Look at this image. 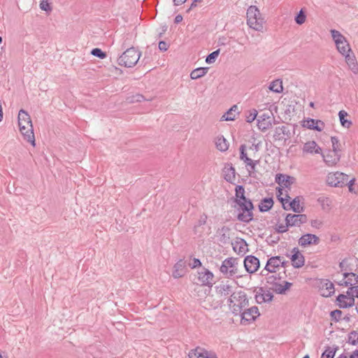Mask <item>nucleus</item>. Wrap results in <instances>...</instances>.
I'll use <instances>...</instances> for the list:
<instances>
[{"mask_svg": "<svg viewBox=\"0 0 358 358\" xmlns=\"http://www.w3.org/2000/svg\"><path fill=\"white\" fill-rule=\"evenodd\" d=\"M18 124L24 140L34 146L35 138L32 122L30 115L23 109L20 110L18 113Z\"/></svg>", "mask_w": 358, "mask_h": 358, "instance_id": "nucleus-1", "label": "nucleus"}, {"mask_svg": "<svg viewBox=\"0 0 358 358\" xmlns=\"http://www.w3.org/2000/svg\"><path fill=\"white\" fill-rule=\"evenodd\" d=\"M234 208L237 210L236 218L238 221L249 223L253 220V210L255 208L252 201L250 199L241 201L239 199L234 200Z\"/></svg>", "mask_w": 358, "mask_h": 358, "instance_id": "nucleus-2", "label": "nucleus"}, {"mask_svg": "<svg viewBox=\"0 0 358 358\" xmlns=\"http://www.w3.org/2000/svg\"><path fill=\"white\" fill-rule=\"evenodd\" d=\"M227 304L231 313L238 315L242 310L249 306V299L243 291H238L227 300Z\"/></svg>", "mask_w": 358, "mask_h": 358, "instance_id": "nucleus-3", "label": "nucleus"}, {"mask_svg": "<svg viewBox=\"0 0 358 358\" xmlns=\"http://www.w3.org/2000/svg\"><path fill=\"white\" fill-rule=\"evenodd\" d=\"M141 57V52L134 47L127 48L118 58L117 62L120 66L131 68L136 64Z\"/></svg>", "mask_w": 358, "mask_h": 358, "instance_id": "nucleus-4", "label": "nucleus"}, {"mask_svg": "<svg viewBox=\"0 0 358 358\" xmlns=\"http://www.w3.org/2000/svg\"><path fill=\"white\" fill-rule=\"evenodd\" d=\"M348 176L341 172L329 173L327 176V183L331 187H343L346 185Z\"/></svg>", "mask_w": 358, "mask_h": 358, "instance_id": "nucleus-5", "label": "nucleus"}, {"mask_svg": "<svg viewBox=\"0 0 358 358\" xmlns=\"http://www.w3.org/2000/svg\"><path fill=\"white\" fill-rule=\"evenodd\" d=\"M237 259L227 258L222 262L220 271L226 278L233 277L237 274Z\"/></svg>", "mask_w": 358, "mask_h": 358, "instance_id": "nucleus-6", "label": "nucleus"}, {"mask_svg": "<svg viewBox=\"0 0 358 358\" xmlns=\"http://www.w3.org/2000/svg\"><path fill=\"white\" fill-rule=\"evenodd\" d=\"M261 15L259 9L255 6H250L247 10V24L248 25L258 31H263V27L261 23L255 20V16Z\"/></svg>", "mask_w": 358, "mask_h": 358, "instance_id": "nucleus-7", "label": "nucleus"}, {"mask_svg": "<svg viewBox=\"0 0 358 358\" xmlns=\"http://www.w3.org/2000/svg\"><path fill=\"white\" fill-rule=\"evenodd\" d=\"M238 315L241 317V323L245 325L254 322L260 313L257 306H252L244 308Z\"/></svg>", "mask_w": 358, "mask_h": 358, "instance_id": "nucleus-8", "label": "nucleus"}, {"mask_svg": "<svg viewBox=\"0 0 358 358\" xmlns=\"http://www.w3.org/2000/svg\"><path fill=\"white\" fill-rule=\"evenodd\" d=\"M285 223L289 227H299L301 224L306 223L308 221V217L305 214H291L289 213L285 217Z\"/></svg>", "mask_w": 358, "mask_h": 358, "instance_id": "nucleus-9", "label": "nucleus"}, {"mask_svg": "<svg viewBox=\"0 0 358 358\" xmlns=\"http://www.w3.org/2000/svg\"><path fill=\"white\" fill-rule=\"evenodd\" d=\"M254 292L255 299L257 303H268L272 301L273 294L270 291H266L264 287H255Z\"/></svg>", "mask_w": 358, "mask_h": 358, "instance_id": "nucleus-10", "label": "nucleus"}, {"mask_svg": "<svg viewBox=\"0 0 358 358\" xmlns=\"http://www.w3.org/2000/svg\"><path fill=\"white\" fill-rule=\"evenodd\" d=\"M336 302L340 308H348L355 304V299L348 292L340 294L336 296Z\"/></svg>", "mask_w": 358, "mask_h": 358, "instance_id": "nucleus-11", "label": "nucleus"}, {"mask_svg": "<svg viewBox=\"0 0 358 358\" xmlns=\"http://www.w3.org/2000/svg\"><path fill=\"white\" fill-rule=\"evenodd\" d=\"M188 357L189 358H218L215 352L208 351L201 347L191 350L188 353Z\"/></svg>", "mask_w": 358, "mask_h": 358, "instance_id": "nucleus-12", "label": "nucleus"}, {"mask_svg": "<svg viewBox=\"0 0 358 358\" xmlns=\"http://www.w3.org/2000/svg\"><path fill=\"white\" fill-rule=\"evenodd\" d=\"M198 280L203 286L211 287L214 283V275L208 269L203 268V271L198 272Z\"/></svg>", "mask_w": 358, "mask_h": 358, "instance_id": "nucleus-13", "label": "nucleus"}, {"mask_svg": "<svg viewBox=\"0 0 358 358\" xmlns=\"http://www.w3.org/2000/svg\"><path fill=\"white\" fill-rule=\"evenodd\" d=\"M290 257L292 265L296 268H301L305 263L304 256L301 254L298 248H294L292 250V255H287Z\"/></svg>", "mask_w": 358, "mask_h": 358, "instance_id": "nucleus-14", "label": "nucleus"}, {"mask_svg": "<svg viewBox=\"0 0 358 358\" xmlns=\"http://www.w3.org/2000/svg\"><path fill=\"white\" fill-rule=\"evenodd\" d=\"M259 260L253 255L247 256L244 259V266L249 273H255L259 268Z\"/></svg>", "mask_w": 358, "mask_h": 358, "instance_id": "nucleus-15", "label": "nucleus"}, {"mask_svg": "<svg viewBox=\"0 0 358 358\" xmlns=\"http://www.w3.org/2000/svg\"><path fill=\"white\" fill-rule=\"evenodd\" d=\"M275 181L282 188H290L291 185L295 183L296 178L287 174L278 173L275 175Z\"/></svg>", "mask_w": 358, "mask_h": 358, "instance_id": "nucleus-16", "label": "nucleus"}, {"mask_svg": "<svg viewBox=\"0 0 358 358\" xmlns=\"http://www.w3.org/2000/svg\"><path fill=\"white\" fill-rule=\"evenodd\" d=\"M319 243V237L312 234H306L299 239V245L303 248L311 245H317Z\"/></svg>", "mask_w": 358, "mask_h": 358, "instance_id": "nucleus-17", "label": "nucleus"}, {"mask_svg": "<svg viewBox=\"0 0 358 358\" xmlns=\"http://www.w3.org/2000/svg\"><path fill=\"white\" fill-rule=\"evenodd\" d=\"M271 112L264 113L260 115L257 118V127L262 131H265L272 126L270 120Z\"/></svg>", "mask_w": 358, "mask_h": 358, "instance_id": "nucleus-18", "label": "nucleus"}, {"mask_svg": "<svg viewBox=\"0 0 358 358\" xmlns=\"http://www.w3.org/2000/svg\"><path fill=\"white\" fill-rule=\"evenodd\" d=\"M281 256H274L270 257L266 262L264 270L268 273H276L277 270L280 267Z\"/></svg>", "mask_w": 358, "mask_h": 358, "instance_id": "nucleus-19", "label": "nucleus"}, {"mask_svg": "<svg viewBox=\"0 0 358 358\" xmlns=\"http://www.w3.org/2000/svg\"><path fill=\"white\" fill-rule=\"evenodd\" d=\"M302 126L309 129L322 131L324 127V123L320 120L308 118L307 120H304Z\"/></svg>", "mask_w": 358, "mask_h": 358, "instance_id": "nucleus-20", "label": "nucleus"}, {"mask_svg": "<svg viewBox=\"0 0 358 358\" xmlns=\"http://www.w3.org/2000/svg\"><path fill=\"white\" fill-rule=\"evenodd\" d=\"M216 292L222 296H234L236 292L234 291V287L228 283L222 282L215 287Z\"/></svg>", "mask_w": 358, "mask_h": 358, "instance_id": "nucleus-21", "label": "nucleus"}, {"mask_svg": "<svg viewBox=\"0 0 358 358\" xmlns=\"http://www.w3.org/2000/svg\"><path fill=\"white\" fill-rule=\"evenodd\" d=\"M224 178L226 181L232 183L236 179V170L232 164L227 163L223 169Z\"/></svg>", "mask_w": 358, "mask_h": 358, "instance_id": "nucleus-22", "label": "nucleus"}, {"mask_svg": "<svg viewBox=\"0 0 358 358\" xmlns=\"http://www.w3.org/2000/svg\"><path fill=\"white\" fill-rule=\"evenodd\" d=\"M232 245L234 250L242 256L248 250V245L243 238H238L234 243H232Z\"/></svg>", "mask_w": 358, "mask_h": 358, "instance_id": "nucleus-23", "label": "nucleus"}, {"mask_svg": "<svg viewBox=\"0 0 358 358\" xmlns=\"http://www.w3.org/2000/svg\"><path fill=\"white\" fill-rule=\"evenodd\" d=\"M345 287L355 286L358 284V275L352 272H345L343 274Z\"/></svg>", "mask_w": 358, "mask_h": 358, "instance_id": "nucleus-24", "label": "nucleus"}, {"mask_svg": "<svg viewBox=\"0 0 358 358\" xmlns=\"http://www.w3.org/2000/svg\"><path fill=\"white\" fill-rule=\"evenodd\" d=\"M345 59V62L348 65L349 68L351 69V71L354 73H357L358 72V64L356 59V57L354 55V53L348 52L346 55H343Z\"/></svg>", "mask_w": 358, "mask_h": 358, "instance_id": "nucleus-25", "label": "nucleus"}, {"mask_svg": "<svg viewBox=\"0 0 358 358\" xmlns=\"http://www.w3.org/2000/svg\"><path fill=\"white\" fill-rule=\"evenodd\" d=\"M185 273V262L180 259L173 266V276L178 278L184 275Z\"/></svg>", "mask_w": 358, "mask_h": 358, "instance_id": "nucleus-26", "label": "nucleus"}, {"mask_svg": "<svg viewBox=\"0 0 358 358\" xmlns=\"http://www.w3.org/2000/svg\"><path fill=\"white\" fill-rule=\"evenodd\" d=\"M303 151L307 153L320 154L322 152L321 148L316 143L315 141H308L306 143L303 148Z\"/></svg>", "mask_w": 358, "mask_h": 358, "instance_id": "nucleus-27", "label": "nucleus"}, {"mask_svg": "<svg viewBox=\"0 0 358 358\" xmlns=\"http://www.w3.org/2000/svg\"><path fill=\"white\" fill-rule=\"evenodd\" d=\"M273 203L272 197L264 198L259 204V210L262 213L267 212L272 208Z\"/></svg>", "mask_w": 358, "mask_h": 358, "instance_id": "nucleus-28", "label": "nucleus"}, {"mask_svg": "<svg viewBox=\"0 0 358 358\" xmlns=\"http://www.w3.org/2000/svg\"><path fill=\"white\" fill-rule=\"evenodd\" d=\"M322 156L324 162L329 166L336 164L340 161L341 158L340 154H335L334 152L333 155L331 153H329L326 155H323Z\"/></svg>", "mask_w": 358, "mask_h": 358, "instance_id": "nucleus-29", "label": "nucleus"}, {"mask_svg": "<svg viewBox=\"0 0 358 358\" xmlns=\"http://www.w3.org/2000/svg\"><path fill=\"white\" fill-rule=\"evenodd\" d=\"M282 136H289V131L285 126L275 127L273 138L275 141H280L283 138Z\"/></svg>", "mask_w": 358, "mask_h": 358, "instance_id": "nucleus-30", "label": "nucleus"}, {"mask_svg": "<svg viewBox=\"0 0 358 358\" xmlns=\"http://www.w3.org/2000/svg\"><path fill=\"white\" fill-rule=\"evenodd\" d=\"M317 203L321 206V208L324 211H329L331 208L332 201L327 196H320L317 199Z\"/></svg>", "mask_w": 358, "mask_h": 358, "instance_id": "nucleus-31", "label": "nucleus"}, {"mask_svg": "<svg viewBox=\"0 0 358 358\" xmlns=\"http://www.w3.org/2000/svg\"><path fill=\"white\" fill-rule=\"evenodd\" d=\"M208 67H199L194 69L190 73L191 79L196 80L203 77L208 73Z\"/></svg>", "mask_w": 358, "mask_h": 358, "instance_id": "nucleus-32", "label": "nucleus"}, {"mask_svg": "<svg viewBox=\"0 0 358 358\" xmlns=\"http://www.w3.org/2000/svg\"><path fill=\"white\" fill-rule=\"evenodd\" d=\"M230 229L228 227L224 226L220 229V241L222 243H227L230 239Z\"/></svg>", "mask_w": 358, "mask_h": 358, "instance_id": "nucleus-33", "label": "nucleus"}, {"mask_svg": "<svg viewBox=\"0 0 358 358\" xmlns=\"http://www.w3.org/2000/svg\"><path fill=\"white\" fill-rule=\"evenodd\" d=\"M300 201V198L296 196L292 201L289 202V207L296 213H300L303 211V208L301 206Z\"/></svg>", "mask_w": 358, "mask_h": 358, "instance_id": "nucleus-34", "label": "nucleus"}, {"mask_svg": "<svg viewBox=\"0 0 358 358\" xmlns=\"http://www.w3.org/2000/svg\"><path fill=\"white\" fill-rule=\"evenodd\" d=\"M292 283L284 281V285H282L281 284L278 283L276 285L275 287H273L274 292L279 294H285L286 291L289 289V288L292 287Z\"/></svg>", "mask_w": 358, "mask_h": 358, "instance_id": "nucleus-35", "label": "nucleus"}, {"mask_svg": "<svg viewBox=\"0 0 358 358\" xmlns=\"http://www.w3.org/2000/svg\"><path fill=\"white\" fill-rule=\"evenodd\" d=\"M338 350V346L337 345H334L333 347L327 346L322 354L321 358H334Z\"/></svg>", "mask_w": 358, "mask_h": 358, "instance_id": "nucleus-36", "label": "nucleus"}, {"mask_svg": "<svg viewBox=\"0 0 358 358\" xmlns=\"http://www.w3.org/2000/svg\"><path fill=\"white\" fill-rule=\"evenodd\" d=\"M336 45L338 51L342 55H345L348 52H352V50L347 40L343 41L342 43H338Z\"/></svg>", "mask_w": 358, "mask_h": 358, "instance_id": "nucleus-37", "label": "nucleus"}, {"mask_svg": "<svg viewBox=\"0 0 358 358\" xmlns=\"http://www.w3.org/2000/svg\"><path fill=\"white\" fill-rule=\"evenodd\" d=\"M268 89L276 93H280L283 90L282 83L280 80H275L271 83Z\"/></svg>", "mask_w": 358, "mask_h": 358, "instance_id": "nucleus-38", "label": "nucleus"}, {"mask_svg": "<svg viewBox=\"0 0 358 358\" xmlns=\"http://www.w3.org/2000/svg\"><path fill=\"white\" fill-rule=\"evenodd\" d=\"M348 116V113L345 110H340L338 117L340 119L341 124L345 128H349L352 125V122L345 119Z\"/></svg>", "mask_w": 358, "mask_h": 358, "instance_id": "nucleus-39", "label": "nucleus"}, {"mask_svg": "<svg viewBox=\"0 0 358 358\" xmlns=\"http://www.w3.org/2000/svg\"><path fill=\"white\" fill-rule=\"evenodd\" d=\"M245 189L243 185H237L235 188V198L234 200L239 199L241 201H245L248 198L245 196Z\"/></svg>", "mask_w": 358, "mask_h": 358, "instance_id": "nucleus-40", "label": "nucleus"}, {"mask_svg": "<svg viewBox=\"0 0 358 358\" xmlns=\"http://www.w3.org/2000/svg\"><path fill=\"white\" fill-rule=\"evenodd\" d=\"M325 287L327 293L324 292L322 294V296L328 297V296H331V295H333L334 294V292H335L334 285L331 281L327 280L326 282H324V284L323 285V287Z\"/></svg>", "mask_w": 358, "mask_h": 358, "instance_id": "nucleus-41", "label": "nucleus"}, {"mask_svg": "<svg viewBox=\"0 0 358 358\" xmlns=\"http://www.w3.org/2000/svg\"><path fill=\"white\" fill-rule=\"evenodd\" d=\"M331 34L336 45L338 43H342L343 41H346L345 37L337 30L331 29Z\"/></svg>", "mask_w": 358, "mask_h": 358, "instance_id": "nucleus-42", "label": "nucleus"}, {"mask_svg": "<svg viewBox=\"0 0 358 358\" xmlns=\"http://www.w3.org/2000/svg\"><path fill=\"white\" fill-rule=\"evenodd\" d=\"M216 148L222 151H226L228 149V144L227 143V140L223 137H218L215 142Z\"/></svg>", "mask_w": 358, "mask_h": 358, "instance_id": "nucleus-43", "label": "nucleus"}, {"mask_svg": "<svg viewBox=\"0 0 358 358\" xmlns=\"http://www.w3.org/2000/svg\"><path fill=\"white\" fill-rule=\"evenodd\" d=\"M348 343L352 345H358V331L353 330L348 334Z\"/></svg>", "mask_w": 358, "mask_h": 358, "instance_id": "nucleus-44", "label": "nucleus"}, {"mask_svg": "<svg viewBox=\"0 0 358 358\" xmlns=\"http://www.w3.org/2000/svg\"><path fill=\"white\" fill-rule=\"evenodd\" d=\"M306 15L305 10L301 8L300 11L296 14V15L294 17L295 22L301 25L306 22Z\"/></svg>", "mask_w": 358, "mask_h": 358, "instance_id": "nucleus-45", "label": "nucleus"}, {"mask_svg": "<svg viewBox=\"0 0 358 358\" xmlns=\"http://www.w3.org/2000/svg\"><path fill=\"white\" fill-rule=\"evenodd\" d=\"M331 141L332 143L333 152L335 154H339L341 152V144L338 138L336 136H332L331 138Z\"/></svg>", "mask_w": 358, "mask_h": 358, "instance_id": "nucleus-46", "label": "nucleus"}, {"mask_svg": "<svg viewBox=\"0 0 358 358\" xmlns=\"http://www.w3.org/2000/svg\"><path fill=\"white\" fill-rule=\"evenodd\" d=\"M282 277L280 275V274L278 275H271L266 277V282L268 284L272 285L273 287H276V285L278 284L277 282L278 280H280Z\"/></svg>", "mask_w": 358, "mask_h": 358, "instance_id": "nucleus-47", "label": "nucleus"}, {"mask_svg": "<svg viewBox=\"0 0 358 358\" xmlns=\"http://www.w3.org/2000/svg\"><path fill=\"white\" fill-rule=\"evenodd\" d=\"M220 54V49H217V50L213 51V52L210 53L206 58V62L207 64H213L215 62L217 57H218Z\"/></svg>", "mask_w": 358, "mask_h": 358, "instance_id": "nucleus-48", "label": "nucleus"}, {"mask_svg": "<svg viewBox=\"0 0 358 358\" xmlns=\"http://www.w3.org/2000/svg\"><path fill=\"white\" fill-rule=\"evenodd\" d=\"M258 113L257 110L255 108L250 110L245 117H246V122L251 123L257 117Z\"/></svg>", "mask_w": 358, "mask_h": 358, "instance_id": "nucleus-49", "label": "nucleus"}, {"mask_svg": "<svg viewBox=\"0 0 358 358\" xmlns=\"http://www.w3.org/2000/svg\"><path fill=\"white\" fill-rule=\"evenodd\" d=\"M282 194H283L282 187H277L276 188V194H277V197H278V199L279 200V201L280 202H282V201H289V200L290 199V196H289V194L287 192H286L285 198L281 196L282 195Z\"/></svg>", "mask_w": 358, "mask_h": 358, "instance_id": "nucleus-50", "label": "nucleus"}, {"mask_svg": "<svg viewBox=\"0 0 358 358\" xmlns=\"http://www.w3.org/2000/svg\"><path fill=\"white\" fill-rule=\"evenodd\" d=\"M91 54L100 59H104L106 57L107 55L105 52L102 51L100 48H93L91 51Z\"/></svg>", "mask_w": 358, "mask_h": 358, "instance_id": "nucleus-51", "label": "nucleus"}, {"mask_svg": "<svg viewBox=\"0 0 358 358\" xmlns=\"http://www.w3.org/2000/svg\"><path fill=\"white\" fill-rule=\"evenodd\" d=\"M343 312L341 310L336 309L330 313V316L331 317V320L334 322H338L341 320H342Z\"/></svg>", "mask_w": 358, "mask_h": 358, "instance_id": "nucleus-52", "label": "nucleus"}, {"mask_svg": "<svg viewBox=\"0 0 358 358\" xmlns=\"http://www.w3.org/2000/svg\"><path fill=\"white\" fill-rule=\"evenodd\" d=\"M129 102L131 103H135V102H141L143 101L147 100L149 101L150 99H145L144 96L140 94H136L131 97L129 98Z\"/></svg>", "mask_w": 358, "mask_h": 358, "instance_id": "nucleus-53", "label": "nucleus"}, {"mask_svg": "<svg viewBox=\"0 0 358 358\" xmlns=\"http://www.w3.org/2000/svg\"><path fill=\"white\" fill-rule=\"evenodd\" d=\"M40 8L42 10L45 11H51L52 7L50 6V3L48 2V0H42L40 3Z\"/></svg>", "mask_w": 358, "mask_h": 358, "instance_id": "nucleus-54", "label": "nucleus"}, {"mask_svg": "<svg viewBox=\"0 0 358 358\" xmlns=\"http://www.w3.org/2000/svg\"><path fill=\"white\" fill-rule=\"evenodd\" d=\"M289 227V226H287V224L286 223H285V225H284L282 224H279L275 225V229L277 233L283 234V233L287 231Z\"/></svg>", "mask_w": 358, "mask_h": 358, "instance_id": "nucleus-55", "label": "nucleus"}, {"mask_svg": "<svg viewBox=\"0 0 358 358\" xmlns=\"http://www.w3.org/2000/svg\"><path fill=\"white\" fill-rule=\"evenodd\" d=\"M348 292L354 298H358V284L355 285V286H352V287H350L348 289Z\"/></svg>", "mask_w": 358, "mask_h": 358, "instance_id": "nucleus-56", "label": "nucleus"}, {"mask_svg": "<svg viewBox=\"0 0 358 358\" xmlns=\"http://www.w3.org/2000/svg\"><path fill=\"white\" fill-rule=\"evenodd\" d=\"M245 145L243 144L240 146V159L243 161L248 157L247 153L245 152Z\"/></svg>", "mask_w": 358, "mask_h": 358, "instance_id": "nucleus-57", "label": "nucleus"}, {"mask_svg": "<svg viewBox=\"0 0 358 358\" xmlns=\"http://www.w3.org/2000/svg\"><path fill=\"white\" fill-rule=\"evenodd\" d=\"M310 225L311 227H315L316 229H320L322 225V222L318 220H312L310 222Z\"/></svg>", "mask_w": 358, "mask_h": 358, "instance_id": "nucleus-58", "label": "nucleus"}, {"mask_svg": "<svg viewBox=\"0 0 358 358\" xmlns=\"http://www.w3.org/2000/svg\"><path fill=\"white\" fill-rule=\"evenodd\" d=\"M355 180H356L355 178H352L349 181L348 180L347 181L346 185H348L349 192H354L353 185H355Z\"/></svg>", "mask_w": 358, "mask_h": 358, "instance_id": "nucleus-59", "label": "nucleus"}, {"mask_svg": "<svg viewBox=\"0 0 358 358\" xmlns=\"http://www.w3.org/2000/svg\"><path fill=\"white\" fill-rule=\"evenodd\" d=\"M169 48V45L164 41H160L159 42V49L162 51L167 50Z\"/></svg>", "mask_w": 358, "mask_h": 358, "instance_id": "nucleus-60", "label": "nucleus"}, {"mask_svg": "<svg viewBox=\"0 0 358 358\" xmlns=\"http://www.w3.org/2000/svg\"><path fill=\"white\" fill-rule=\"evenodd\" d=\"M201 266V261L197 259V258H194L193 259V262L192 264H190V266L192 267V268H196V267H199Z\"/></svg>", "mask_w": 358, "mask_h": 358, "instance_id": "nucleus-61", "label": "nucleus"}, {"mask_svg": "<svg viewBox=\"0 0 358 358\" xmlns=\"http://www.w3.org/2000/svg\"><path fill=\"white\" fill-rule=\"evenodd\" d=\"M234 119H235V115L230 116V115H229V114H227V113H224L221 117V120H222V121H231V120H234Z\"/></svg>", "mask_w": 358, "mask_h": 358, "instance_id": "nucleus-62", "label": "nucleus"}, {"mask_svg": "<svg viewBox=\"0 0 358 358\" xmlns=\"http://www.w3.org/2000/svg\"><path fill=\"white\" fill-rule=\"evenodd\" d=\"M243 162L246 166H250V169L254 168L253 160L250 157H248L245 159L243 160Z\"/></svg>", "mask_w": 358, "mask_h": 358, "instance_id": "nucleus-63", "label": "nucleus"}, {"mask_svg": "<svg viewBox=\"0 0 358 358\" xmlns=\"http://www.w3.org/2000/svg\"><path fill=\"white\" fill-rule=\"evenodd\" d=\"M238 109L237 106H233L226 113L229 114L230 116L235 115L233 112H235Z\"/></svg>", "mask_w": 358, "mask_h": 358, "instance_id": "nucleus-64", "label": "nucleus"}]
</instances>
